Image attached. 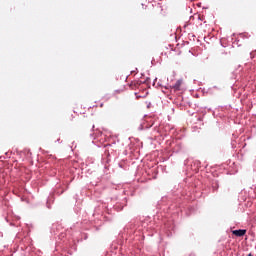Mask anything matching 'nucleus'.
Here are the masks:
<instances>
[{
  "instance_id": "1",
  "label": "nucleus",
  "mask_w": 256,
  "mask_h": 256,
  "mask_svg": "<svg viewBox=\"0 0 256 256\" xmlns=\"http://www.w3.org/2000/svg\"><path fill=\"white\" fill-rule=\"evenodd\" d=\"M181 85H183V80H177L175 85H173L171 88L174 91H181Z\"/></svg>"
},
{
  "instance_id": "2",
  "label": "nucleus",
  "mask_w": 256,
  "mask_h": 256,
  "mask_svg": "<svg viewBox=\"0 0 256 256\" xmlns=\"http://www.w3.org/2000/svg\"><path fill=\"white\" fill-rule=\"evenodd\" d=\"M233 235H236V237H243V235H245V233H247V230H234Z\"/></svg>"
},
{
  "instance_id": "3",
  "label": "nucleus",
  "mask_w": 256,
  "mask_h": 256,
  "mask_svg": "<svg viewBox=\"0 0 256 256\" xmlns=\"http://www.w3.org/2000/svg\"><path fill=\"white\" fill-rule=\"evenodd\" d=\"M248 256H252L251 254H249Z\"/></svg>"
}]
</instances>
